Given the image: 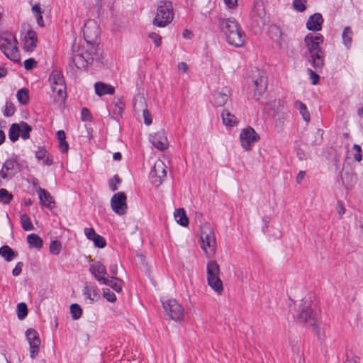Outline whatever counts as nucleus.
Masks as SVG:
<instances>
[{
	"mask_svg": "<svg viewBox=\"0 0 363 363\" xmlns=\"http://www.w3.org/2000/svg\"><path fill=\"white\" fill-rule=\"evenodd\" d=\"M323 40V36L320 33H308L304 38L306 50L303 57L317 72H321L324 66V52L320 47Z\"/></svg>",
	"mask_w": 363,
	"mask_h": 363,
	"instance_id": "1",
	"label": "nucleus"
},
{
	"mask_svg": "<svg viewBox=\"0 0 363 363\" xmlns=\"http://www.w3.org/2000/svg\"><path fill=\"white\" fill-rule=\"evenodd\" d=\"M220 30L224 33L227 42L235 47H242L245 41V33L235 18L218 19Z\"/></svg>",
	"mask_w": 363,
	"mask_h": 363,
	"instance_id": "2",
	"label": "nucleus"
},
{
	"mask_svg": "<svg viewBox=\"0 0 363 363\" xmlns=\"http://www.w3.org/2000/svg\"><path fill=\"white\" fill-rule=\"evenodd\" d=\"M17 44L16 37L11 32L4 31L0 33V50L13 61H18L19 59Z\"/></svg>",
	"mask_w": 363,
	"mask_h": 363,
	"instance_id": "3",
	"label": "nucleus"
},
{
	"mask_svg": "<svg viewBox=\"0 0 363 363\" xmlns=\"http://www.w3.org/2000/svg\"><path fill=\"white\" fill-rule=\"evenodd\" d=\"M173 7L170 1H160L157 9V13L153 24L158 27H164L173 19Z\"/></svg>",
	"mask_w": 363,
	"mask_h": 363,
	"instance_id": "4",
	"label": "nucleus"
},
{
	"mask_svg": "<svg viewBox=\"0 0 363 363\" xmlns=\"http://www.w3.org/2000/svg\"><path fill=\"white\" fill-rule=\"evenodd\" d=\"M296 319L300 323L310 326H315L317 324V314L313 311L311 301L302 300L296 314Z\"/></svg>",
	"mask_w": 363,
	"mask_h": 363,
	"instance_id": "5",
	"label": "nucleus"
},
{
	"mask_svg": "<svg viewBox=\"0 0 363 363\" xmlns=\"http://www.w3.org/2000/svg\"><path fill=\"white\" fill-rule=\"evenodd\" d=\"M251 26L259 31L262 30L267 23L266 12L262 0H255L250 15Z\"/></svg>",
	"mask_w": 363,
	"mask_h": 363,
	"instance_id": "6",
	"label": "nucleus"
},
{
	"mask_svg": "<svg viewBox=\"0 0 363 363\" xmlns=\"http://www.w3.org/2000/svg\"><path fill=\"white\" fill-rule=\"evenodd\" d=\"M97 57L96 48L91 45L90 50H84V49H82L78 50L76 53H73L70 63L75 65L77 69H84L91 64L94 60L97 59Z\"/></svg>",
	"mask_w": 363,
	"mask_h": 363,
	"instance_id": "7",
	"label": "nucleus"
},
{
	"mask_svg": "<svg viewBox=\"0 0 363 363\" xmlns=\"http://www.w3.org/2000/svg\"><path fill=\"white\" fill-rule=\"evenodd\" d=\"M201 248L207 255H213L215 253L216 242L213 231L208 225H204L201 228Z\"/></svg>",
	"mask_w": 363,
	"mask_h": 363,
	"instance_id": "8",
	"label": "nucleus"
},
{
	"mask_svg": "<svg viewBox=\"0 0 363 363\" xmlns=\"http://www.w3.org/2000/svg\"><path fill=\"white\" fill-rule=\"evenodd\" d=\"M259 140V135L250 126L242 129L240 133L241 146L247 151L250 150L252 146Z\"/></svg>",
	"mask_w": 363,
	"mask_h": 363,
	"instance_id": "9",
	"label": "nucleus"
},
{
	"mask_svg": "<svg viewBox=\"0 0 363 363\" xmlns=\"http://www.w3.org/2000/svg\"><path fill=\"white\" fill-rule=\"evenodd\" d=\"M162 305L164 311L171 319L177 321L183 318L184 309L176 300L168 299L162 301Z\"/></svg>",
	"mask_w": 363,
	"mask_h": 363,
	"instance_id": "10",
	"label": "nucleus"
},
{
	"mask_svg": "<svg viewBox=\"0 0 363 363\" xmlns=\"http://www.w3.org/2000/svg\"><path fill=\"white\" fill-rule=\"evenodd\" d=\"M21 171V166L16 158H9L2 165L0 177L6 179H11Z\"/></svg>",
	"mask_w": 363,
	"mask_h": 363,
	"instance_id": "11",
	"label": "nucleus"
},
{
	"mask_svg": "<svg viewBox=\"0 0 363 363\" xmlns=\"http://www.w3.org/2000/svg\"><path fill=\"white\" fill-rule=\"evenodd\" d=\"M83 35L88 44L96 43L99 35V28L97 23L93 20L87 21L84 26Z\"/></svg>",
	"mask_w": 363,
	"mask_h": 363,
	"instance_id": "12",
	"label": "nucleus"
},
{
	"mask_svg": "<svg viewBox=\"0 0 363 363\" xmlns=\"http://www.w3.org/2000/svg\"><path fill=\"white\" fill-rule=\"evenodd\" d=\"M126 195L124 192H118L112 196L111 206L112 210L118 215L123 216L126 213L128 206Z\"/></svg>",
	"mask_w": 363,
	"mask_h": 363,
	"instance_id": "13",
	"label": "nucleus"
},
{
	"mask_svg": "<svg viewBox=\"0 0 363 363\" xmlns=\"http://www.w3.org/2000/svg\"><path fill=\"white\" fill-rule=\"evenodd\" d=\"M26 336L30 346V357L35 359L39 352L40 339L38 333L33 329L27 330Z\"/></svg>",
	"mask_w": 363,
	"mask_h": 363,
	"instance_id": "14",
	"label": "nucleus"
},
{
	"mask_svg": "<svg viewBox=\"0 0 363 363\" xmlns=\"http://www.w3.org/2000/svg\"><path fill=\"white\" fill-rule=\"evenodd\" d=\"M89 272L100 284L108 275L106 267L100 261H92Z\"/></svg>",
	"mask_w": 363,
	"mask_h": 363,
	"instance_id": "15",
	"label": "nucleus"
},
{
	"mask_svg": "<svg viewBox=\"0 0 363 363\" xmlns=\"http://www.w3.org/2000/svg\"><path fill=\"white\" fill-rule=\"evenodd\" d=\"M150 175L152 179L155 178L152 181L153 183L160 184L162 179L167 175L166 166L164 162L160 160L156 161L150 171Z\"/></svg>",
	"mask_w": 363,
	"mask_h": 363,
	"instance_id": "16",
	"label": "nucleus"
},
{
	"mask_svg": "<svg viewBox=\"0 0 363 363\" xmlns=\"http://www.w3.org/2000/svg\"><path fill=\"white\" fill-rule=\"evenodd\" d=\"M254 96L256 100L259 99L261 94L266 90L267 86V78L264 73L259 71L258 77L253 79Z\"/></svg>",
	"mask_w": 363,
	"mask_h": 363,
	"instance_id": "17",
	"label": "nucleus"
},
{
	"mask_svg": "<svg viewBox=\"0 0 363 363\" xmlns=\"http://www.w3.org/2000/svg\"><path fill=\"white\" fill-rule=\"evenodd\" d=\"M150 140L153 146L160 150H164L168 147V141L163 130H160L150 135Z\"/></svg>",
	"mask_w": 363,
	"mask_h": 363,
	"instance_id": "18",
	"label": "nucleus"
},
{
	"mask_svg": "<svg viewBox=\"0 0 363 363\" xmlns=\"http://www.w3.org/2000/svg\"><path fill=\"white\" fill-rule=\"evenodd\" d=\"M323 23V18L322 15L319 13H315L308 18L306 22V28L311 31H319L322 28Z\"/></svg>",
	"mask_w": 363,
	"mask_h": 363,
	"instance_id": "19",
	"label": "nucleus"
},
{
	"mask_svg": "<svg viewBox=\"0 0 363 363\" xmlns=\"http://www.w3.org/2000/svg\"><path fill=\"white\" fill-rule=\"evenodd\" d=\"M38 41L37 33L29 30L24 38V49L28 52H32L36 47Z\"/></svg>",
	"mask_w": 363,
	"mask_h": 363,
	"instance_id": "20",
	"label": "nucleus"
},
{
	"mask_svg": "<svg viewBox=\"0 0 363 363\" xmlns=\"http://www.w3.org/2000/svg\"><path fill=\"white\" fill-rule=\"evenodd\" d=\"M85 298L90 301V303L97 301L100 298L99 289L95 285H86L82 290Z\"/></svg>",
	"mask_w": 363,
	"mask_h": 363,
	"instance_id": "21",
	"label": "nucleus"
},
{
	"mask_svg": "<svg viewBox=\"0 0 363 363\" xmlns=\"http://www.w3.org/2000/svg\"><path fill=\"white\" fill-rule=\"evenodd\" d=\"M37 193L38 194L40 203L48 208H52L54 201L50 193L41 187H39L37 189Z\"/></svg>",
	"mask_w": 363,
	"mask_h": 363,
	"instance_id": "22",
	"label": "nucleus"
},
{
	"mask_svg": "<svg viewBox=\"0 0 363 363\" xmlns=\"http://www.w3.org/2000/svg\"><path fill=\"white\" fill-rule=\"evenodd\" d=\"M94 89L96 94L99 96L105 94H113L115 91L113 86L101 82H96L94 84Z\"/></svg>",
	"mask_w": 363,
	"mask_h": 363,
	"instance_id": "23",
	"label": "nucleus"
},
{
	"mask_svg": "<svg viewBox=\"0 0 363 363\" xmlns=\"http://www.w3.org/2000/svg\"><path fill=\"white\" fill-rule=\"evenodd\" d=\"M122 283L123 281L117 277L113 276L109 277L107 275L104 279V281H103L101 284L108 286L115 291L120 292L122 290Z\"/></svg>",
	"mask_w": 363,
	"mask_h": 363,
	"instance_id": "24",
	"label": "nucleus"
},
{
	"mask_svg": "<svg viewBox=\"0 0 363 363\" xmlns=\"http://www.w3.org/2000/svg\"><path fill=\"white\" fill-rule=\"evenodd\" d=\"M229 96L223 92H215L212 94L211 102L213 106L221 107L224 106L228 101Z\"/></svg>",
	"mask_w": 363,
	"mask_h": 363,
	"instance_id": "25",
	"label": "nucleus"
},
{
	"mask_svg": "<svg viewBox=\"0 0 363 363\" xmlns=\"http://www.w3.org/2000/svg\"><path fill=\"white\" fill-rule=\"evenodd\" d=\"M176 222L182 226L186 227L189 224V218L184 208L176 209L174 213Z\"/></svg>",
	"mask_w": 363,
	"mask_h": 363,
	"instance_id": "26",
	"label": "nucleus"
},
{
	"mask_svg": "<svg viewBox=\"0 0 363 363\" xmlns=\"http://www.w3.org/2000/svg\"><path fill=\"white\" fill-rule=\"evenodd\" d=\"M0 255L4 258L6 262L12 261L17 257L18 253L16 252L8 245H4L0 247Z\"/></svg>",
	"mask_w": 363,
	"mask_h": 363,
	"instance_id": "27",
	"label": "nucleus"
},
{
	"mask_svg": "<svg viewBox=\"0 0 363 363\" xmlns=\"http://www.w3.org/2000/svg\"><path fill=\"white\" fill-rule=\"evenodd\" d=\"M133 108L136 113L142 112L147 109L145 99L142 94H138L133 99Z\"/></svg>",
	"mask_w": 363,
	"mask_h": 363,
	"instance_id": "28",
	"label": "nucleus"
},
{
	"mask_svg": "<svg viewBox=\"0 0 363 363\" xmlns=\"http://www.w3.org/2000/svg\"><path fill=\"white\" fill-rule=\"evenodd\" d=\"M207 279L219 276L220 268L216 261H210L206 266Z\"/></svg>",
	"mask_w": 363,
	"mask_h": 363,
	"instance_id": "29",
	"label": "nucleus"
},
{
	"mask_svg": "<svg viewBox=\"0 0 363 363\" xmlns=\"http://www.w3.org/2000/svg\"><path fill=\"white\" fill-rule=\"evenodd\" d=\"M208 286L214 290L218 294H220L223 291V282L219 276L208 279Z\"/></svg>",
	"mask_w": 363,
	"mask_h": 363,
	"instance_id": "30",
	"label": "nucleus"
},
{
	"mask_svg": "<svg viewBox=\"0 0 363 363\" xmlns=\"http://www.w3.org/2000/svg\"><path fill=\"white\" fill-rule=\"evenodd\" d=\"M51 87L52 91L57 93L58 100L63 102L67 97V87L65 82L60 83L58 85H52Z\"/></svg>",
	"mask_w": 363,
	"mask_h": 363,
	"instance_id": "31",
	"label": "nucleus"
},
{
	"mask_svg": "<svg viewBox=\"0 0 363 363\" xmlns=\"http://www.w3.org/2000/svg\"><path fill=\"white\" fill-rule=\"evenodd\" d=\"M221 117L225 125L233 126L237 123L236 117L228 110L224 109L221 113Z\"/></svg>",
	"mask_w": 363,
	"mask_h": 363,
	"instance_id": "32",
	"label": "nucleus"
},
{
	"mask_svg": "<svg viewBox=\"0 0 363 363\" xmlns=\"http://www.w3.org/2000/svg\"><path fill=\"white\" fill-rule=\"evenodd\" d=\"M49 82L52 86V85H58L64 82L65 79L60 71L53 70L50 75Z\"/></svg>",
	"mask_w": 363,
	"mask_h": 363,
	"instance_id": "33",
	"label": "nucleus"
},
{
	"mask_svg": "<svg viewBox=\"0 0 363 363\" xmlns=\"http://www.w3.org/2000/svg\"><path fill=\"white\" fill-rule=\"evenodd\" d=\"M57 139L59 140V147L62 152L65 153L68 151L69 145L66 142V135L64 130H58L57 132Z\"/></svg>",
	"mask_w": 363,
	"mask_h": 363,
	"instance_id": "34",
	"label": "nucleus"
},
{
	"mask_svg": "<svg viewBox=\"0 0 363 363\" xmlns=\"http://www.w3.org/2000/svg\"><path fill=\"white\" fill-rule=\"evenodd\" d=\"M294 106L299 111V113L302 116L303 119L306 122L308 123L310 121V114L308 111L306 106L300 101H296L294 103Z\"/></svg>",
	"mask_w": 363,
	"mask_h": 363,
	"instance_id": "35",
	"label": "nucleus"
},
{
	"mask_svg": "<svg viewBox=\"0 0 363 363\" xmlns=\"http://www.w3.org/2000/svg\"><path fill=\"white\" fill-rule=\"evenodd\" d=\"M28 242L30 247L41 248L43 240L37 234H30L27 237Z\"/></svg>",
	"mask_w": 363,
	"mask_h": 363,
	"instance_id": "36",
	"label": "nucleus"
},
{
	"mask_svg": "<svg viewBox=\"0 0 363 363\" xmlns=\"http://www.w3.org/2000/svg\"><path fill=\"white\" fill-rule=\"evenodd\" d=\"M21 126L19 123H13L9 130V137L11 141L16 142L20 136Z\"/></svg>",
	"mask_w": 363,
	"mask_h": 363,
	"instance_id": "37",
	"label": "nucleus"
},
{
	"mask_svg": "<svg viewBox=\"0 0 363 363\" xmlns=\"http://www.w3.org/2000/svg\"><path fill=\"white\" fill-rule=\"evenodd\" d=\"M20 220L22 228L24 230L30 231L34 229V226L30 220V218L27 214H21Z\"/></svg>",
	"mask_w": 363,
	"mask_h": 363,
	"instance_id": "38",
	"label": "nucleus"
},
{
	"mask_svg": "<svg viewBox=\"0 0 363 363\" xmlns=\"http://www.w3.org/2000/svg\"><path fill=\"white\" fill-rule=\"evenodd\" d=\"M352 31L350 27H346L343 30L342 38L344 45L347 48H350L352 43Z\"/></svg>",
	"mask_w": 363,
	"mask_h": 363,
	"instance_id": "39",
	"label": "nucleus"
},
{
	"mask_svg": "<svg viewBox=\"0 0 363 363\" xmlns=\"http://www.w3.org/2000/svg\"><path fill=\"white\" fill-rule=\"evenodd\" d=\"M21 126L20 136L23 140H27L30 138V133L32 130V128L26 122H21L19 123Z\"/></svg>",
	"mask_w": 363,
	"mask_h": 363,
	"instance_id": "40",
	"label": "nucleus"
},
{
	"mask_svg": "<svg viewBox=\"0 0 363 363\" xmlns=\"http://www.w3.org/2000/svg\"><path fill=\"white\" fill-rule=\"evenodd\" d=\"M70 313L73 320H78L82 315V309L77 303H72L70 306Z\"/></svg>",
	"mask_w": 363,
	"mask_h": 363,
	"instance_id": "41",
	"label": "nucleus"
},
{
	"mask_svg": "<svg viewBox=\"0 0 363 363\" xmlns=\"http://www.w3.org/2000/svg\"><path fill=\"white\" fill-rule=\"evenodd\" d=\"M28 315V308L25 303H19L17 305V315L19 320H23Z\"/></svg>",
	"mask_w": 363,
	"mask_h": 363,
	"instance_id": "42",
	"label": "nucleus"
},
{
	"mask_svg": "<svg viewBox=\"0 0 363 363\" xmlns=\"http://www.w3.org/2000/svg\"><path fill=\"white\" fill-rule=\"evenodd\" d=\"M17 99L21 104H26L28 101V90L26 88L18 90L17 92Z\"/></svg>",
	"mask_w": 363,
	"mask_h": 363,
	"instance_id": "43",
	"label": "nucleus"
},
{
	"mask_svg": "<svg viewBox=\"0 0 363 363\" xmlns=\"http://www.w3.org/2000/svg\"><path fill=\"white\" fill-rule=\"evenodd\" d=\"M13 199V195L9 193L6 189H0V203L4 204H9Z\"/></svg>",
	"mask_w": 363,
	"mask_h": 363,
	"instance_id": "44",
	"label": "nucleus"
},
{
	"mask_svg": "<svg viewBox=\"0 0 363 363\" xmlns=\"http://www.w3.org/2000/svg\"><path fill=\"white\" fill-rule=\"evenodd\" d=\"M62 250V244L58 240H53L50 245V252L51 254L57 255L60 253Z\"/></svg>",
	"mask_w": 363,
	"mask_h": 363,
	"instance_id": "45",
	"label": "nucleus"
},
{
	"mask_svg": "<svg viewBox=\"0 0 363 363\" xmlns=\"http://www.w3.org/2000/svg\"><path fill=\"white\" fill-rule=\"evenodd\" d=\"M15 111H16V108H15L14 105L10 101H6V104H5L4 111V116L9 117V116H13L15 113Z\"/></svg>",
	"mask_w": 363,
	"mask_h": 363,
	"instance_id": "46",
	"label": "nucleus"
},
{
	"mask_svg": "<svg viewBox=\"0 0 363 363\" xmlns=\"http://www.w3.org/2000/svg\"><path fill=\"white\" fill-rule=\"evenodd\" d=\"M91 240L94 243V245L99 248H103L106 246L105 239L99 234H96Z\"/></svg>",
	"mask_w": 363,
	"mask_h": 363,
	"instance_id": "47",
	"label": "nucleus"
},
{
	"mask_svg": "<svg viewBox=\"0 0 363 363\" xmlns=\"http://www.w3.org/2000/svg\"><path fill=\"white\" fill-rule=\"evenodd\" d=\"M352 151L354 152L353 157L355 161L360 162L362 160V147L357 144H354L352 147Z\"/></svg>",
	"mask_w": 363,
	"mask_h": 363,
	"instance_id": "48",
	"label": "nucleus"
},
{
	"mask_svg": "<svg viewBox=\"0 0 363 363\" xmlns=\"http://www.w3.org/2000/svg\"><path fill=\"white\" fill-rule=\"evenodd\" d=\"M307 72L309 74V78L311 81V84L313 85L318 84L319 82V79H320V77L317 73L318 72L315 69V71H313L311 68H308Z\"/></svg>",
	"mask_w": 363,
	"mask_h": 363,
	"instance_id": "49",
	"label": "nucleus"
},
{
	"mask_svg": "<svg viewBox=\"0 0 363 363\" xmlns=\"http://www.w3.org/2000/svg\"><path fill=\"white\" fill-rule=\"evenodd\" d=\"M103 296L109 302H114L116 300L115 294L108 289H103Z\"/></svg>",
	"mask_w": 363,
	"mask_h": 363,
	"instance_id": "50",
	"label": "nucleus"
},
{
	"mask_svg": "<svg viewBox=\"0 0 363 363\" xmlns=\"http://www.w3.org/2000/svg\"><path fill=\"white\" fill-rule=\"evenodd\" d=\"M306 0H293V6L296 10L303 12L306 9Z\"/></svg>",
	"mask_w": 363,
	"mask_h": 363,
	"instance_id": "51",
	"label": "nucleus"
},
{
	"mask_svg": "<svg viewBox=\"0 0 363 363\" xmlns=\"http://www.w3.org/2000/svg\"><path fill=\"white\" fill-rule=\"evenodd\" d=\"M120 183L121 179L118 177V176L115 175L108 182L110 189L113 191L117 190V184Z\"/></svg>",
	"mask_w": 363,
	"mask_h": 363,
	"instance_id": "52",
	"label": "nucleus"
},
{
	"mask_svg": "<svg viewBox=\"0 0 363 363\" xmlns=\"http://www.w3.org/2000/svg\"><path fill=\"white\" fill-rule=\"evenodd\" d=\"M81 119L82 121H90L91 116L90 111L86 108H83L81 111Z\"/></svg>",
	"mask_w": 363,
	"mask_h": 363,
	"instance_id": "53",
	"label": "nucleus"
},
{
	"mask_svg": "<svg viewBox=\"0 0 363 363\" xmlns=\"http://www.w3.org/2000/svg\"><path fill=\"white\" fill-rule=\"evenodd\" d=\"M47 155V150L43 147H39L38 150L35 151V155L38 160H43L45 158Z\"/></svg>",
	"mask_w": 363,
	"mask_h": 363,
	"instance_id": "54",
	"label": "nucleus"
},
{
	"mask_svg": "<svg viewBox=\"0 0 363 363\" xmlns=\"http://www.w3.org/2000/svg\"><path fill=\"white\" fill-rule=\"evenodd\" d=\"M36 61L33 58H29L24 61V67L27 70H30L36 66Z\"/></svg>",
	"mask_w": 363,
	"mask_h": 363,
	"instance_id": "55",
	"label": "nucleus"
},
{
	"mask_svg": "<svg viewBox=\"0 0 363 363\" xmlns=\"http://www.w3.org/2000/svg\"><path fill=\"white\" fill-rule=\"evenodd\" d=\"M149 38L153 41L157 47H159L161 45L162 38L158 34L155 33H150L149 34Z\"/></svg>",
	"mask_w": 363,
	"mask_h": 363,
	"instance_id": "56",
	"label": "nucleus"
},
{
	"mask_svg": "<svg viewBox=\"0 0 363 363\" xmlns=\"http://www.w3.org/2000/svg\"><path fill=\"white\" fill-rule=\"evenodd\" d=\"M23 267V263L21 262H18L16 264L15 268L12 271V274L14 277H18L22 272V269Z\"/></svg>",
	"mask_w": 363,
	"mask_h": 363,
	"instance_id": "57",
	"label": "nucleus"
},
{
	"mask_svg": "<svg viewBox=\"0 0 363 363\" xmlns=\"http://www.w3.org/2000/svg\"><path fill=\"white\" fill-rule=\"evenodd\" d=\"M143 113V118H144V123L149 125L152 123V118H151V115L150 113V112L148 111L147 109H145V110H143V111H142Z\"/></svg>",
	"mask_w": 363,
	"mask_h": 363,
	"instance_id": "58",
	"label": "nucleus"
},
{
	"mask_svg": "<svg viewBox=\"0 0 363 363\" xmlns=\"http://www.w3.org/2000/svg\"><path fill=\"white\" fill-rule=\"evenodd\" d=\"M84 234L89 240H91L97 233L92 228H86L84 229Z\"/></svg>",
	"mask_w": 363,
	"mask_h": 363,
	"instance_id": "59",
	"label": "nucleus"
},
{
	"mask_svg": "<svg viewBox=\"0 0 363 363\" xmlns=\"http://www.w3.org/2000/svg\"><path fill=\"white\" fill-rule=\"evenodd\" d=\"M358 357L352 355V354H346V358L344 363H359Z\"/></svg>",
	"mask_w": 363,
	"mask_h": 363,
	"instance_id": "60",
	"label": "nucleus"
},
{
	"mask_svg": "<svg viewBox=\"0 0 363 363\" xmlns=\"http://www.w3.org/2000/svg\"><path fill=\"white\" fill-rule=\"evenodd\" d=\"M296 156L300 160H306V154L305 152L301 149V148H296Z\"/></svg>",
	"mask_w": 363,
	"mask_h": 363,
	"instance_id": "61",
	"label": "nucleus"
},
{
	"mask_svg": "<svg viewBox=\"0 0 363 363\" xmlns=\"http://www.w3.org/2000/svg\"><path fill=\"white\" fill-rule=\"evenodd\" d=\"M224 2L229 9H234L238 5V0H224Z\"/></svg>",
	"mask_w": 363,
	"mask_h": 363,
	"instance_id": "62",
	"label": "nucleus"
},
{
	"mask_svg": "<svg viewBox=\"0 0 363 363\" xmlns=\"http://www.w3.org/2000/svg\"><path fill=\"white\" fill-rule=\"evenodd\" d=\"M337 213L342 216L345 213V208L341 201L337 202Z\"/></svg>",
	"mask_w": 363,
	"mask_h": 363,
	"instance_id": "63",
	"label": "nucleus"
},
{
	"mask_svg": "<svg viewBox=\"0 0 363 363\" xmlns=\"http://www.w3.org/2000/svg\"><path fill=\"white\" fill-rule=\"evenodd\" d=\"M177 67L179 70L182 71L183 72H186L188 70V65L184 62H181L178 64Z\"/></svg>",
	"mask_w": 363,
	"mask_h": 363,
	"instance_id": "64",
	"label": "nucleus"
}]
</instances>
